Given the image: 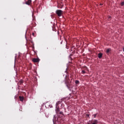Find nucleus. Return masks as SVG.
I'll use <instances>...</instances> for the list:
<instances>
[{
	"label": "nucleus",
	"instance_id": "1a4fd4ad",
	"mask_svg": "<svg viewBox=\"0 0 124 124\" xmlns=\"http://www.w3.org/2000/svg\"><path fill=\"white\" fill-rule=\"evenodd\" d=\"M98 57L99 58V59H101V58H102V53H100L98 54Z\"/></svg>",
	"mask_w": 124,
	"mask_h": 124
},
{
	"label": "nucleus",
	"instance_id": "412c9836",
	"mask_svg": "<svg viewBox=\"0 0 124 124\" xmlns=\"http://www.w3.org/2000/svg\"><path fill=\"white\" fill-rule=\"evenodd\" d=\"M32 35H34V33H32Z\"/></svg>",
	"mask_w": 124,
	"mask_h": 124
},
{
	"label": "nucleus",
	"instance_id": "39448f33",
	"mask_svg": "<svg viewBox=\"0 0 124 124\" xmlns=\"http://www.w3.org/2000/svg\"><path fill=\"white\" fill-rule=\"evenodd\" d=\"M25 3L26 4H28V5H30L31 3V0H28Z\"/></svg>",
	"mask_w": 124,
	"mask_h": 124
},
{
	"label": "nucleus",
	"instance_id": "7ed1b4c3",
	"mask_svg": "<svg viewBox=\"0 0 124 124\" xmlns=\"http://www.w3.org/2000/svg\"><path fill=\"white\" fill-rule=\"evenodd\" d=\"M89 123H91V124H98V121L97 120H93L92 121H90Z\"/></svg>",
	"mask_w": 124,
	"mask_h": 124
},
{
	"label": "nucleus",
	"instance_id": "f03ea898",
	"mask_svg": "<svg viewBox=\"0 0 124 124\" xmlns=\"http://www.w3.org/2000/svg\"><path fill=\"white\" fill-rule=\"evenodd\" d=\"M56 14L59 16V17H61L62 15V11L61 10H57L56 11Z\"/></svg>",
	"mask_w": 124,
	"mask_h": 124
},
{
	"label": "nucleus",
	"instance_id": "f3484780",
	"mask_svg": "<svg viewBox=\"0 0 124 124\" xmlns=\"http://www.w3.org/2000/svg\"><path fill=\"white\" fill-rule=\"evenodd\" d=\"M59 113H60L61 115H63V112L62 111L60 112Z\"/></svg>",
	"mask_w": 124,
	"mask_h": 124
},
{
	"label": "nucleus",
	"instance_id": "dca6fc26",
	"mask_svg": "<svg viewBox=\"0 0 124 124\" xmlns=\"http://www.w3.org/2000/svg\"><path fill=\"white\" fill-rule=\"evenodd\" d=\"M75 83L76 84H79L80 82L79 81V80H76Z\"/></svg>",
	"mask_w": 124,
	"mask_h": 124
},
{
	"label": "nucleus",
	"instance_id": "a211bd4d",
	"mask_svg": "<svg viewBox=\"0 0 124 124\" xmlns=\"http://www.w3.org/2000/svg\"><path fill=\"white\" fill-rule=\"evenodd\" d=\"M121 5H122V6H124V2H122L121 3Z\"/></svg>",
	"mask_w": 124,
	"mask_h": 124
},
{
	"label": "nucleus",
	"instance_id": "2eb2a0df",
	"mask_svg": "<svg viewBox=\"0 0 124 124\" xmlns=\"http://www.w3.org/2000/svg\"><path fill=\"white\" fill-rule=\"evenodd\" d=\"M97 115V113L93 114L92 116H93V118H96Z\"/></svg>",
	"mask_w": 124,
	"mask_h": 124
},
{
	"label": "nucleus",
	"instance_id": "4be33fe9",
	"mask_svg": "<svg viewBox=\"0 0 124 124\" xmlns=\"http://www.w3.org/2000/svg\"><path fill=\"white\" fill-rule=\"evenodd\" d=\"M100 5H103V4H100Z\"/></svg>",
	"mask_w": 124,
	"mask_h": 124
},
{
	"label": "nucleus",
	"instance_id": "ddd939ff",
	"mask_svg": "<svg viewBox=\"0 0 124 124\" xmlns=\"http://www.w3.org/2000/svg\"><path fill=\"white\" fill-rule=\"evenodd\" d=\"M83 69H84V70H87V71L88 70V67H87V66H84Z\"/></svg>",
	"mask_w": 124,
	"mask_h": 124
},
{
	"label": "nucleus",
	"instance_id": "0eeeda50",
	"mask_svg": "<svg viewBox=\"0 0 124 124\" xmlns=\"http://www.w3.org/2000/svg\"><path fill=\"white\" fill-rule=\"evenodd\" d=\"M61 103H62V101H58L56 104V107H59V105L61 104Z\"/></svg>",
	"mask_w": 124,
	"mask_h": 124
},
{
	"label": "nucleus",
	"instance_id": "4468645a",
	"mask_svg": "<svg viewBox=\"0 0 124 124\" xmlns=\"http://www.w3.org/2000/svg\"><path fill=\"white\" fill-rule=\"evenodd\" d=\"M85 73H86V71H85V70H82L81 71V74H85Z\"/></svg>",
	"mask_w": 124,
	"mask_h": 124
},
{
	"label": "nucleus",
	"instance_id": "6ab92c4d",
	"mask_svg": "<svg viewBox=\"0 0 124 124\" xmlns=\"http://www.w3.org/2000/svg\"><path fill=\"white\" fill-rule=\"evenodd\" d=\"M66 49H68V46H67V45H66Z\"/></svg>",
	"mask_w": 124,
	"mask_h": 124
},
{
	"label": "nucleus",
	"instance_id": "9b49d317",
	"mask_svg": "<svg viewBox=\"0 0 124 124\" xmlns=\"http://www.w3.org/2000/svg\"><path fill=\"white\" fill-rule=\"evenodd\" d=\"M110 51H111L110 48L107 49V50H106L107 54H109V53H110Z\"/></svg>",
	"mask_w": 124,
	"mask_h": 124
},
{
	"label": "nucleus",
	"instance_id": "423d86ee",
	"mask_svg": "<svg viewBox=\"0 0 124 124\" xmlns=\"http://www.w3.org/2000/svg\"><path fill=\"white\" fill-rule=\"evenodd\" d=\"M56 112L57 113H59L60 112V107H56Z\"/></svg>",
	"mask_w": 124,
	"mask_h": 124
},
{
	"label": "nucleus",
	"instance_id": "6e6552de",
	"mask_svg": "<svg viewBox=\"0 0 124 124\" xmlns=\"http://www.w3.org/2000/svg\"><path fill=\"white\" fill-rule=\"evenodd\" d=\"M61 103H62V101H58L56 104V107H59V105L61 104Z\"/></svg>",
	"mask_w": 124,
	"mask_h": 124
},
{
	"label": "nucleus",
	"instance_id": "20e7f679",
	"mask_svg": "<svg viewBox=\"0 0 124 124\" xmlns=\"http://www.w3.org/2000/svg\"><path fill=\"white\" fill-rule=\"evenodd\" d=\"M32 62H39V58H33Z\"/></svg>",
	"mask_w": 124,
	"mask_h": 124
},
{
	"label": "nucleus",
	"instance_id": "f8f14e48",
	"mask_svg": "<svg viewBox=\"0 0 124 124\" xmlns=\"http://www.w3.org/2000/svg\"><path fill=\"white\" fill-rule=\"evenodd\" d=\"M23 83H24V80H20V81H19V82H18V84H19V85H22V84H23Z\"/></svg>",
	"mask_w": 124,
	"mask_h": 124
},
{
	"label": "nucleus",
	"instance_id": "f257e3e1",
	"mask_svg": "<svg viewBox=\"0 0 124 124\" xmlns=\"http://www.w3.org/2000/svg\"><path fill=\"white\" fill-rule=\"evenodd\" d=\"M65 84H66V86L68 89H70V81H69V78L67 76H66L65 77Z\"/></svg>",
	"mask_w": 124,
	"mask_h": 124
},
{
	"label": "nucleus",
	"instance_id": "9d476101",
	"mask_svg": "<svg viewBox=\"0 0 124 124\" xmlns=\"http://www.w3.org/2000/svg\"><path fill=\"white\" fill-rule=\"evenodd\" d=\"M20 101H24V98L22 96H20L19 97Z\"/></svg>",
	"mask_w": 124,
	"mask_h": 124
},
{
	"label": "nucleus",
	"instance_id": "aec40b11",
	"mask_svg": "<svg viewBox=\"0 0 124 124\" xmlns=\"http://www.w3.org/2000/svg\"><path fill=\"white\" fill-rule=\"evenodd\" d=\"M87 124H91V122L88 123Z\"/></svg>",
	"mask_w": 124,
	"mask_h": 124
}]
</instances>
